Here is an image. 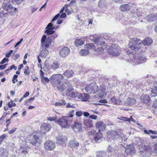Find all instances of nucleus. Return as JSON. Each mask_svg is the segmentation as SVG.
Returning a JSON list of instances; mask_svg holds the SVG:
<instances>
[{"label": "nucleus", "instance_id": "f257e3e1", "mask_svg": "<svg viewBox=\"0 0 157 157\" xmlns=\"http://www.w3.org/2000/svg\"><path fill=\"white\" fill-rule=\"evenodd\" d=\"M64 77L61 74H55L52 75L49 78L44 77L41 79L42 83L44 84L48 83L50 80V82L54 88H56L59 91H64L66 90V86L63 85L62 80Z\"/></svg>", "mask_w": 157, "mask_h": 157}, {"label": "nucleus", "instance_id": "f03ea898", "mask_svg": "<svg viewBox=\"0 0 157 157\" xmlns=\"http://www.w3.org/2000/svg\"><path fill=\"white\" fill-rule=\"evenodd\" d=\"M95 36L96 35L90 36V39L92 41L97 45L98 50L101 51L105 49L106 48V45L105 42L103 41V38L101 37L96 38Z\"/></svg>", "mask_w": 157, "mask_h": 157}, {"label": "nucleus", "instance_id": "7ed1b4c3", "mask_svg": "<svg viewBox=\"0 0 157 157\" xmlns=\"http://www.w3.org/2000/svg\"><path fill=\"white\" fill-rule=\"evenodd\" d=\"M142 41L136 38H131L129 40L128 45L132 50H138L140 48L142 44Z\"/></svg>", "mask_w": 157, "mask_h": 157}, {"label": "nucleus", "instance_id": "20e7f679", "mask_svg": "<svg viewBox=\"0 0 157 157\" xmlns=\"http://www.w3.org/2000/svg\"><path fill=\"white\" fill-rule=\"evenodd\" d=\"M63 84H64L66 86V89L68 87L67 92L66 93V95L68 97H70L71 98H74L76 97L78 95L77 92H75L72 91H71L72 89V86L71 84L68 81H66L64 83L62 82Z\"/></svg>", "mask_w": 157, "mask_h": 157}, {"label": "nucleus", "instance_id": "39448f33", "mask_svg": "<svg viewBox=\"0 0 157 157\" xmlns=\"http://www.w3.org/2000/svg\"><path fill=\"white\" fill-rule=\"evenodd\" d=\"M98 86L95 83H91L88 84L85 88L86 92L94 94L98 90Z\"/></svg>", "mask_w": 157, "mask_h": 157}, {"label": "nucleus", "instance_id": "423d86ee", "mask_svg": "<svg viewBox=\"0 0 157 157\" xmlns=\"http://www.w3.org/2000/svg\"><path fill=\"white\" fill-rule=\"evenodd\" d=\"M46 36L44 35L42 37L41 40V47L42 48H48L51 44L52 40L50 37L46 39Z\"/></svg>", "mask_w": 157, "mask_h": 157}, {"label": "nucleus", "instance_id": "0eeeda50", "mask_svg": "<svg viewBox=\"0 0 157 157\" xmlns=\"http://www.w3.org/2000/svg\"><path fill=\"white\" fill-rule=\"evenodd\" d=\"M56 147L55 143L49 140L46 141L44 144V148L45 150L52 151L54 150Z\"/></svg>", "mask_w": 157, "mask_h": 157}, {"label": "nucleus", "instance_id": "6e6552de", "mask_svg": "<svg viewBox=\"0 0 157 157\" xmlns=\"http://www.w3.org/2000/svg\"><path fill=\"white\" fill-rule=\"evenodd\" d=\"M107 51L108 53L114 56H118L120 53L119 49L114 45L109 47L107 49Z\"/></svg>", "mask_w": 157, "mask_h": 157}, {"label": "nucleus", "instance_id": "1a4fd4ad", "mask_svg": "<svg viewBox=\"0 0 157 157\" xmlns=\"http://www.w3.org/2000/svg\"><path fill=\"white\" fill-rule=\"evenodd\" d=\"M57 122L62 128H65L69 126L68 124L67 117H62L57 121Z\"/></svg>", "mask_w": 157, "mask_h": 157}, {"label": "nucleus", "instance_id": "9d476101", "mask_svg": "<svg viewBox=\"0 0 157 157\" xmlns=\"http://www.w3.org/2000/svg\"><path fill=\"white\" fill-rule=\"evenodd\" d=\"M30 143L33 145L38 146L42 143L41 139L38 135H33L32 139L30 140Z\"/></svg>", "mask_w": 157, "mask_h": 157}, {"label": "nucleus", "instance_id": "9b49d317", "mask_svg": "<svg viewBox=\"0 0 157 157\" xmlns=\"http://www.w3.org/2000/svg\"><path fill=\"white\" fill-rule=\"evenodd\" d=\"M107 135L108 138L113 140L117 139L120 136L119 134L114 131H112L111 132H108Z\"/></svg>", "mask_w": 157, "mask_h": 157}, {"label": "nucleus", "instance_id": "f8f14e48", "mask_svg": "<svg viewBox=\"0 0 157 157\" xmlns=\"http://www.w3.org/2000/svg\"><path fill=\"white\" fill-rule=\"evenodd\" d=\"M133 6H134V5L130 3L123 4L120 6L119 9L122 12L127 11L132 8Z\"/></svg>", "mask_w": 157, "mask_h": 157}, {"label": "nucleus", "instance_id": "ddd939ff", "mask_svg": "<svg viewBox=\"0 0 157 157\" xmlns=\"http://www.w3.org/2000/svg\"><path fill=\"white\" fill-rule=\"evenodd\" d=\"M51 128V127L50 124L44 123L41 126V132L43 133H44L46 132H48L50 130Z\"/></svg>", "mask_w": 157, "mask_h": 157}, {"label": "nucleus", "instance_id": "4468645a", "mask_svg": "<svg viewBox=\"0 0 157 157\" xmlns=\"http://www.w3.org/2000/svg\"><path fill=\"white\" fill-rule=\"evenodd\" d=\"M67 140L66 137L62 135H59L56 138L57 144L62 146L63 145Z\"/></svg>", "mask_w": 157, "mask_h": 157}, {"label": "nucleus", "instance_id": "2eb2a0df", "mask_svg": "<svg viewBox=\"0 0 157 157\" xmlns=\"http://www.w3.org/2000/svg\"><path fill=\"white\" fill-rule=\"evenodd\" d=\"M125 152L128 154L132 155L135 153L136 151L133 145L130 144L127 145L125 147Z\"/></svg>", "mask_w": 157, "mask_h": 157}, {"label": "nucleus", "instance_id": "dca6fc26", "mask_svg": "<svg viewBox=\"0 0 157 157\" xmlns=\"http://www.w3.org/2000/svg\"><path fill=\"white\" fill-rule=\"evenodd\" d=\"M70 52V49L67 47H65L60 51L59 54L61 57H65L68 55Z\"/></svg>", "mask_w": 157, "mask_h": 157}, {"label": "nucleus", "instance_id": "f3484780", "mask_svg": "<svg viewBox=\"0 0 157 157\" xmlns=\"http://www.w3.org/2000/svg\"><path fill=\"white\" fill-rule=\"evenodd\" d=\"M71 127L76 132L80 131L82 129L81 124L78 122H75L71 125Z\"/></svg>", "mask_w": 157, "mask_h": 157}, {"label": "nucleus", "instance_id": "a211bd4d", "mask_svg": "<svg viewBox=\"0 0 157 157\" xmlns=\"http://www.w3.org/2000/svg\"><path fill=\"white\" fill-rule=\"evenodd\" d=\"M96 126L98 129L99 131L104 130L106 127L105 124L101 121L97 122L96 124Z\"/></svg>", "mask_w": 157, "mask_h": 157}, {"label": "nucleus", "instance_id": "6ab92c4d", "mask_svg": "<svg viewBox=\"0 0 157 157\" xmlns=\"http://www.w3.org/2000/svg\"><path fill=\"white\" fill-rule=\"evenodd\" d=\"M3 9L8 12L11 13L13 10V9L12 6L9 3H5L3 4Z\"/></svg>", "mask_w": 157, "mask_h": 157}, {"label": "nucleus", "instance_id": "aec40b11", "mask_svg": "<svg viewBox=\"0 0 157 157\" xmlns=\"http://www.w3.org/2000/svg\"><path fill=\"white\" fill-rule=\"evenodd\" d=\"M151 98L149 95L143 94L140 98V101L142 103L145 104L148 103L150 101Z\"/></svg>", "mask_w": 157, "mask_h": 157}, {"label": "nucleus", "instance_id": "412c9836", "mask_svg": "<svg viewBox=\"0 0 157 157\" xmlns=\"http://www.w3.org/2000/svg\"><path fill=\"white\" fill-rule=\"evenodd\" d=\"M29 151V147L27 146L22 145L18 149L19 152L21 154H27Z\"/></svg>", "mask_w": 157, "mask_h": 157}, {"label": "nucleus", "instance_id": "4be33fe9", "mask_svg": "<svg viewBox=\"0 0 157 157\" xmlns=\"http://www.w3.org/2000/svg\"><path fill=\"white\" fill-rule=\"evenodd\" d=\"M146 19L149 22L154 21L157 19V14L148 15L146 17Z\"/></svg>", "mask_w": 157, "mask_h": 157}, {"label": "nucleus", "instance_id": "5701e85b", "mask_svg": "<svg viewBox=\"0 0 157 157\" xmlns=\"http://www.w3.org/2000/svg\"><path fill=\"white\" fill-rule=\"evenodd\" d=\"M69 146L73 149L76 148L79 146V142L75 140H70L69 142Z\"/></svg>", "mask_w": 157, "mask_h": 157}, {"label": "nucleus", "instance_id": "b1692460", "mask_svg": "<svg viewBox=\"0 0 157 157\" xmlns=\"http://www.w3.org/2000/svg\"><path fill=\"white\" fill-rule=\"evenodd\" d=\"M60 65L59 61H55L51 65V68L53 70L56 71L59 67Z\"/></svg>", "mask_w": 157, "mask_h": 157}, {"label": "nucleus", "instance_id": "393cba45", "mask_svg": "<svg viewBox=\"0 0 157 157\" xmlns=\"http://www.w3.org/2000/svg\"><path fill=\"white\" fill-rule=\"evenodd\" d=\"M43 49L40 51L39 55L41 57L45 58L48 54V52L46 48H42Z\"/></svg>", "mask_w": 157, "mask_h": 157}, {"label": "nucleus", "instance_id": "a878e982", "mask_svg": "<svg viewBox=\"0 0 157 157\" xmlns=\"http://www.w3.org/2000/svg\"><path fill=\"white\" fill-rule=\"evenodd\" d=\"M89 95L83 93L79 94L78 96V98L82 99L83 101H86L88 99Z\"/></svg>", "mask_w": 157, "mask_h": 157}, {"label": "nucleus", "instance_id": "bb28decb", "mask_svg": "<svg viewBox=\"0 0 157 157\" xmlns=\"http://www.w3.org/2000/svg\"><path fill=\"white\" fill-rule=\"evenodd\" d=\"M74 75V72L71 70H67L65 72L63 75L66 76L67 78L72 76Z\"/></svg>", "mask_w": 157, "mask_h": 157}, {"label": "nucleus", "instance_id": "cd10ccee", "mask_svg": "<svg viewBox=\"0 0 157 157\" xmlns=\"http://www.w3.org/2000/svg\"><path fill=\"white\" fill-rule=\"evenodd\" d=\"M111 101L114 104L120 105L121 103V101L119 98L117 99L115 97L112 98L111 99Z\"/></svg>", "mask_w": 157, "mask_h": 157}, {"label": "nucleus", "instance_id": "c85d7f7f", "mask_svg": "<svg viewBox=\"0 0 157 157\" xmlns=\"http://www.w3.org/2000/svg\"><path fill=\"white\" fill-rule=\"evenodd\" d=\"M84 123L85 125L88 127H91L93 126L92 121L89 119L85 120Z\"/></svg>", "mask_w": 157, "mask_h": 157}, {"label": "nucleus", "instance_id": "c756f323", "mask_svg": "<svg viewBox=\"0 0 157 157\" xmlns=\"http://www.w3.org/2000/svg\"><path fill=\"white\" fill-rule=\"evenodd\" d=\"M157 82H156L154 84V87L152 89L151 93L152 94H153V95L152 94V97H155L157 95V85H156L157 84Z\"/></svg>", "mask_w": 157, "mask_h": 157}, {"label": "nucleus", "instance_id": "7c9ffc66", "mask_svg": "<svg viewBox=\"0 0 157 157\" xmlns=\"http://www.w3.org/2000/svg\"><path fill=\"white\" fill-rule=\"evenodd\" d=\"M152 42V39L150 38H146L142 41V45L144 44V45H149L151 44Z\"/></svg>", "mask_w": 157, "mask_h": 157}, {"label": "nucleus", "instance_id": "2f4dec72", "mask_svg": "<svg viewBox=\"0 0 157 157\" xmlns=\"http://www.w3.org/2000/svg\"><path fill=\"white\" fill-rule=\"evenodd\" d=\"M84 43V40L79 39H76L75 40V46H81Z\"/></svg>", "mask_w": 157, "mask_h": 157}, {"label": "nucleus", "instance_id": "473e14b6", "mask_svg": "<svg viewBox=\"0 0 157 157\" xmlns=\"http://www.w3.org/2000/svg\"><path fill=\"white\" fill-rule=\"evenodd\" d=\"M41 67V65L40 64ZM41 69L44 70V71H49L50 67L48 63L44 62V65L43 67H41Z\"/></svg>", "mask_w": 157, "mask_h": 157}, {"label": "nucleus", "instance_id": "72a5a7b5", "mask_svg": "<svg viewBox=\"0 0 157 157\" xmlns=\"http://www.w3.org/2000/svg\"><path fill=\"white\" fill-rule=\"evenodd\" d=\"M136 102V100L133 98H128L127 99L126 103L128 105L134 104Z\"/></svg>", "mask_w": 157, "mask_h": 157}, {"label": "nucleus", "instance_id": "f704fd0d", "mask_svg": "<svg viewBox=\"0 0 157 157\" xmlns=\"http://www.w3.org/2000/svg\"><path fill=\"white\" fill-rule=\"evenodd\" d=\"M102 136V133L100 132V131H99L94 136V139L96 141H98V140L100 139Z\"/></svg>", "mask_w": 157, "mask_h": 157}, {"label": "nucleus", "instance_id": "c9c22d12", "mask_svg": "<svg viewBox=\"0 0 157 157\" xmlns=\"http://www.w3.org/2000/svg\"><path fill=\"white\" fill-rule=\"evenodd\" d=\"M89 53L88 49H82L79 52V54L81 56H86Z\"/></svg>", "mask_w": 157, "mask_h": 157}, {"label": "nucleus", "instance_id": "e433bc0d", "mask_svg": "<svg viewBox=\"0 0 157 157\" xmlns=\"http://www.w3.org/2000/svg\"><path fill=\"white\" fill-rule=\"evenodd\" d=\"M84 47L89 49H94L95 48L94 44L92 43L85 44L84 45Z\"/></svg>", "mask_w": 157, "mask_h": 157}, {"label": "nucleus", "instance_id": "4c0bfd02", "mask_svg": "<svg viewBox=\"0 0 157 157\" xmlns=\"http://www.w3.org/2000/svg\"><path fill=\"white\" fill-rule=\"evenodd\" d=\"M145 62V58L143 57H140L139 58H137V62H136L135 61V63H136V64H140Z\"/></svg>", "mask_w": 157, "mask_h": 157}, {"label": "nucleus", "instance_id": "58836bf2", "mask_svg": "<svg viewBox=\"0 0 157 157\" xmlns=\"http://www.w3.org/2000/svg\"><path fill=\"white\" fill-rule=\"evenodd\" d=\"M66 104V103L65 101L61 100L56 102L55 104L56 106H61L65 105Z\"/></svg>", "mask_w": 157, "mask_h": 157}, {"label": "nucleus", "instance_id": "ea45409f", "mask_svg": "<svg viewBox=\"0 0 157 157\" xmlns=\"http://www.w3.org/2000/svg\"><path fill=\"white\" fill-rule=\"evenodd\" d=\"M24 72L25 75H29L30 73V71L29 67L28 66H26L24 68Z\"/></svg>", "mask_w": 157, "mask_h": 157}, {"label": "nucleus", "instance_id": "a19ab883", "mask_svg": "<svg viewBox=\"0 0 157 157\" xmlns=\"http://www.w3.org/2000/svg\"><path fill=\"white\" fill-rule=\"evenodd\" d=\"M0 156L1 157H8L9 156L8 151L6 150L3 149Z\"/></svg>", "mask_w": 157, "mask_h": 157}, {"label": "nucleus", "instance_id": "79ce46f5", "mask_svg": "<svg viewBox=\"0 0 157 157\" xmlns=\"http://www.w3.org/2000/svg\"><path fill=\"white\" fill-rule=\"evenodd\" d=\"M105 153L104 152L99 151L97 152V157H105Z\"/></svg>", "mask_w": 157, "mask_h": 157}, {"label": "nucleus", "instance_id": "37998d69", "mask_svg": "<svg viewBox=\"0 0 157 157\" xmlns=\"http://www.w3.org/2000/svg\"><path fill=\"white\" fill-rule=\"evenodd\" d=\"M46 30L45 31V33L47 34V35H50L53 34L54 33L55 31L52 30L53 29H45Z\"/></svg>", "mask_w": 157, "mask_h": 157}, {"label": "nucleus", "instance_id": "c03bdc74", "mask_svg": "<svg viewBox=\"0 0 157 157\" xmlns=\"http://www.w3.org/2000/svg\"><path fill=\"white\" fill-rule=\"evenodd\" d=\"M106 2L105 0H101L98 3L99 6L101 7H104L106 6Z\"/></svg>", "mask_w": 157, "mask_h": 157}, {"label": "nucleus", "instance_id": "a18cd8bd", "mask_svg": "<svg viewBox=\"0 0 157 157\" xmlns=\"http://www.w3.org/2000/svg\"><path fill=\"white\" fill-rule=\"evenodd\" d=\"M136 145H138V146H140L142 145V140H141L140 138L137 137L136 138Z\"/></svg>", "mask_w": 157, "mask_h": 157}, {"label": "nucleus", "instance_id": "49530a36", "mask_svg": "<svg viewBox=\"0 0 157 157\" xmlns=\"http://www.w3.org/2000/svg\"><path fill=\"white\" fill-rule=\"evenodd\" d=\"M8 105L9 108H11L15 106L16 105V104L15 103H13L12 100H11L10 102H8Z\"/></svg>", "mask_w": 157, "mask_h": 157}, {"label": "nucleus", "instance_id": "de8ad7c7", "mask_svg": "<svg viewBox=\"0 0 157 157\" xmlns=\"http://www.w3.org/2000/svg\"><path fill=\"white\" fill-rule=\"evenodd\" d=\"M57 118L56 116L50 117L47 118V120L50 121H54L56 120Z\"/></svg>", "mask_w": 157, "mask_h": 157}, {"label": "nucleus", "instance_id": "09e8293b", "mask_svg": "<svg viewBox=\"0 0 157 157\" xmlns=\"http://www.w3.org/2000/svg\"><path fill=\"white\" fill-rule=\"evenodd\" d=\"M6 139V135L5 134H3L0 136V144L2 142L4 141Z\"/></svg>", "mask_w": 157, "mask_h": 157}, {"label": "nucleus", "instance_id": "8fccbe9b", "mask_svg": "<svg viewBox=\"0 0 157 157\" xmlns=\"http://www.w3.org/2000/svg\"><path fill=\"white\" fill-rule=\"evenodd\" d=\"M146 147V149L147 151L149 152L151 154L153 150L152 148L149 146H147Z\"/></svg>", "mask_w": 157, "mask_h": 157}, {"label": "nucleus", "instance_id": "3c124183", "mask_svg": "<svg viewBox=\"0 0 157 157\" xmlns=\"http://www.w3.org/2000/svg\"><path fill=\"white\" fill-rule=\"evenodd\" d=\"M53 24L51 23H49L48 24L47 26L45 28V29H52V28L53 27Z\"/></svg>", "mask_w": 157, "mask_h": 157}, {"label": "nucleus", "instance_id": "603ef678", "mask_svg": "<svg viewBox=\"0 0 157 157\" xmlns=\"http://www.w3.org/2000/svg\"><path fill=\"white\" fill-rule=\"evenodd\" d=\"M13 3L14 4H18L21 3L23 0H12Z\"/></svg>", "mask_w": 157, "mask_h": 157}, {"label": "nucleus", "instance_id": "864d4df0", "mask_svg": "<svg viewBox=\"0 0 157 157\" xmlns=\"http://www.w3.org/2000/svg\"><path fill=\"white\" fill-rule=\"evenodd\" d=\"M141 9L139 8V9H137L136 11H137L136 12V13L137 14V16L138 17H140L141 16V14L140 13H142V11H141Z\"/></svg>", "mask_w": 157, "mask_h": 157}, {"label": "nucleus", "instance_id": "5fc2aeb1", "mask_svg": "<svg viewBox=\"0 0 157 157\" xmlns=\"http://www.w3.org/2000/svg\"><path fill=\"white\" fill-rule=\"evenodd\" d=\"M83 112L81 110H79L77 111L76 113V115L78 117H80L82 115Z\"/></svg>", "mask_w": 157, "mask_h": 157}, {"label": "nucleus", "instance_id": "6e6d98bb", "mask_svg": "<svg viewBox=\"0 0 157 157\" xmlns=\"http://www.w3.org/2000/svg\"><path fill=\"white\" fill-rule=\"evenodd\" d=\"M60 15V14L59 13H58L56 15H55L52 20L51 22H53V21L56 20L57 19V18L59 17Z\"/></svg>", "mask_w": 157, "mask_h": 157}, {"label": "nucleus", "instance_id": "4d7b16f0", "mask_svg": "<svg viewBox=\"0 0 157 157\" xmlns=\"http://www.w3.org/2000/svg\"><path fill=\"white\" fill-rule=\"evenodd\" d=\"M153 106L155 109L157 110V100L154 101Z\"/></svg>", "mask_w": 157, "mask_h": 157}, {"label": "nucleus", "instance_id": "13d9d810", "mask_svg": "<svg viewBox=\"0 0 157 157\" xmlns=\"http://www.w3.org/2000/svg\"><path fill=\"white\" fill-rule=\"evenodd\" d=\"M9 61V59H8L6 58H4L1 61L0 63L1 64H3L5 63L6 62Z\"/></svg>", "mask_w": 157, "mask_h": 157}, {"label": "nucleus", "instance_id": "bf43d9fd", "mask_svg": "<svg viewBox=\"0 0 157 157\" xmlns=\"http://www.w3.org/2000/svg\"><path fill=\"white\" fill-rule=\"evenodd\" d=\"M17 128H14L12 130L9 131V134H11L14 133L17 130Z\"/></svg>", "mask_w": 157, "mask_h": 157}, {"label": "nucleus", "instance_id": "052dcab7", "mask_svg": "<svg viewBox=\"0 0 157 157\" xmlns=\"http://www.w3.org/2000/svg\"><path fill=\"white\" fill-rule=\"evenodd\" d=\"M118 119L120 120L124 121H127L128 120L127 117H120L118 118Z\"/></svg>", "mask_w": 157, "mask_h": 157}, {"label": "nucleus", "instance_id": "680f3d73", "mask_svg": "<svg viewBox=\"0 0 157 157\" xmlns=\"http://www.w3.org/2000/svg\"><path fill=\"white\" fill-rule=\"evenodd\" d=\"M89 118L93 119L96 120L97 118V116L96 115L93 114L90 115L89 116Z\"/></svg>", "mask_w": 157, "mask_h": 157}, {"label": "nucleus", "instance_id": "e2e57ef3", "mask_svg": "<svg viewBox=\"0 0 157 157\" xmlns=\"http://www.w3.org/2000/svg\"><path fill=\"white\" fill-rule=\"evenodd\" d=\"M13 52V51L12 50H11L10 52H7L6 54V57H9Z\"/></svg>", "mask_w": 157, "mask_h": 157}, {"label": "nucleus", "instance_id": "0e129e2a", "mask_svg": "<svg viewBox=\"0 0 157 157\" xmlns=\"http://www.w3.org/2000/svg\"><path fill=\"white\" fill-rule=\"evenodd\" d=\"M113 149L110 146H109L106 150L109 153L111 152L113 150Z\"/></svg>", "mask_w": 157, "mask_h": 157}, {"label": "nucleus", "instance_id": "69168bd1", "mask_svg": "<svg viewBox=\"0 0 157 157\" xmlns=\"http://www.w3.org/2000/svg\"><path fill=\"white\" fill-rule=\"evenodd\" d=\"M127 119L128 120L127 121H132L133 122H135L136 121L135 120L132 118V116H131L129 118L127 117Z\"/></svg>", "mask_w": 157, "mask_h": 157}, {"label": "nucleus", "instance_id": "338daca9", "mask_svg": "<svg viewBox=\"0 0 157 157\" xmlns=\"http://www.w3.org/2000/svg\"><path fill=\"white\" fill-rule=\"evenodd\" d=\"M66 107L67 108H73L74 107V105L73 104H71L70 103H68L67 105H66Z\"/></svg>", "mask_w": 157, "mask_h": 157}, {"label": "nucleus", "instance_id": "774afa93", "mask_svg": "<svg viewBox=\"0 0 157 157\" xmlns=\"http://www.w3.org/2000/svg\"><path fill=\"white\" fill-rule=\"evenodd\" d=\"M121 140L122 141H124V142H126L127 140V138L126 137V136H122L121 137Z\"/></svg>", "mask_w": 157, "mask_h": 157}]
</instances>
